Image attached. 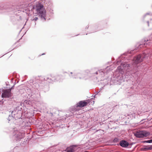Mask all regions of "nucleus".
<instances>
[{
    "label": "nucleus",
    "instance_id": "9b49d317",
    "mask_svg": "<svg viewBox=\"0 0 152 152\" xmlns=\"http://www.w3.org/2000/svg\"><path fill=\"white\" fill-rule=\"evenodd\" d=\"M113 66H114V65H112L110 66H107V67L106 68V70H113V69H114V68H115V67H113V68H112V67Z\"/></svg>",
    "mask_w": 152,
    "mask_h": 152
},
{
    "label": "nucleus",
    "instance_id": "7ed1b4c3",
    "mask_svg": "<svg viewBox=\"0 0 152 152\" xmlns=\"http://www.w3.org/2000/svg\"><path fill=\"white\" fill-rule=\"evenodd\" d=\"M12 138L15 141H19L24 137V134L18 131H15L13 133Z\"/></svg>",
    "mask_w": 152,
    "mask_h": 152
},
{
    "label": "nucleus",
    "instance_id": "6e6552de",
    "mask_svg": "<svg viewBox=\"0 0 152 152\" xmlns=\"http://www.w3.org/2000/svg\"><path fill=\"white\" fill-rule=\"evenodd\" d=\"M75 145H73L68 148L66 150V152H73L75 150Z\"/></svg>",
    "mask_w": 152,
    "mask_h": 152
},
{
    "label": "nucleus",
    "instance_id": "f257e3e1",
    "mask_svg": "<svg viewBox=\"0 0 152 152\" xmlns=\"http://www.w3.org/2000/svg\"><path fill=\"white\" fill-rule=\"evenodd\" d=\"M148 55L144 52L142 54L139 55L134 58L132 60L133 64L129 65L125 62L121 63L120 66H118L116 69V72L122 74L126 72L132 71L135 73L137 71L138 68L140 65L139 63L143 61V59L148 56Z\"/></svg>",
    "mask_w": 152,
    "mask_h": 152
},
{
    "label": "nucleus",
    "instance_id": "4be33fe9",
    "mask_svg": "<svg viewBox=\"0 0 152 152\" xmlns=\"http://www.w3.org/2000/svg\"><path fill=\"white\" fill-rule=\"evenodd\" d=\"M44 54H42V55H44Z\"/></svg>",
    "mask_w": 152,
    "mask_h": 152
},
{
    "label": "nucleus",
    "instance_id": "a211bd4d",
    "mask_svg": "<svg viewBox=\"0 0 152 152\" xmlns=\"http://www.w3.org/2000/svg\"><path fill=\"white\" fill-rule=\"evenodd\" d=\"M54 81H55V80H56V79H54Z\"/></svg>",
    "mask_w": 152,
    "mask_h": 152
},
{
    "label": "nucleus",
    "instance_id": "f03ea898",
    "mask_svg": "<svg viewBox=\"0 0 152 152\" xmlns=\"http://www.w3.org/2000/svg\"><path fill=\"white\" fill-rule=\"evenodd\" d=\"M36 9L37 13L41 17V19L45 21L46 12L43 5L40 3H38L36 5Z\"/></svg>",
    "mask_w": 152,
    "mask_h": 152
},
{
    "label": "nucleus",
    "instance_id": "1a4fd4ad",
    "mask_svg": "<svg viewBox=\"0 0 152 152\" xmlns=\"http://www.w3.org/2000/svg\"><path fill=\"white\" fill-rule=\"evenodd\" d=\"M145 150H151L152 149V145L145 146L144 148Z\"/></svg>",
    "mask_w": 152,
    "mask_h": 152
},
{
    "label": "nucleus",
    "instance_id": "9d476101",
    "mask_svg": "<svg viewBox=\"0 0 152 152\" xmlns=\"http://www.w3.org/2000/svg\"><path fill=\"white\" fill-rule=\"evenodd\" d=\"M44 79L48 82L49 83H51L52 81V79L51 78H49V77H46Z\"/></svg>",
    "mask_w": 152,
    "mask_h": 152
},
{
    "label": "nucleus",
    "instance_id": "dca6fc26",
    "mask_svg": "<svg viewBox=\"0 0 152 152\" xmlns=\"http://www.w3.org/2000/svg\"><path fill=\"white\" fill-rule=\"evenodd\" d=\"M80 74H77V76L76 77H75V78H81V77H79V76H80Z\"/></svg>",
    "mask_w": 152,
    "mask_h": 152
},
{
    "label": "nucleus",
    "instance_id": "0eeeda50",
    "mask_svg": "<svg viewBox=\"0 0 152 152\" xmlns=\"http://www.w3.org/2000/svg\"><path fill=\"white\" fill-rule=\"evenodd\" d=\"M120 144L122 147H126L129 145V143L126 141L122 140L120 142Z\"/></svg>",
    "mask_w": 152,
    "mask_h": 152
},
{
    "label": "nucleus",
    "instance_id": "39448f33",
    "mask_svg": "<svg viewBox=\"0 0 152 152\" xmlns=\"http://www.w3.org/2000/svg\"><path fill=\"white\" fill-rule=\"evenodd\" d=\"M11 89H7L4 90L2 93V96L4 98H8L11 96Z\"/></svg>",
    "mask_w": 152,
    "mask_h": 152
},
{
    "label": "nucleus",
    "instance_id": "5701e85b",
    "mask_svg": "<svg viewBox=\"0 0 152 152\" xmlns=\"http://www.w3.org/2000/svg\"><path fill=\"white\" fill-rule=\"evenodd\" d=\"M71 74H72V72H71Z\"/></svg>",
    "mask_w": 152,
    "mask_h": 152
},
{
    "label": "nucleus",
    "instance_id": "6ab92c4d",
    "mask_svg": "<svg viewBox=\"0 0 152 152\" xmlns=\"http://www.w3.org/2000/svg\"><path fill=\"white\" fill-rule=\"evenodd\" d=\"M13 112H14L13 111H12V114Z\"/></svg>",
    "mask_w": 152,
    "mask_h": 152
},
{
    "label": "nucleus",
    "instance_id": "412c9836",
    "mask_svg": "<svg viewBox=\"0 0 152 152\" xmlns=\"http://www.w3.org/2000/svg\"><path fill=\"white\" fill-rule=\"evenodd\" d=\"M148 15V13H147L146 15Z\"/></svg>",
    "mask_w": 152,
    "mask_h": 152
},
{
    "label": "nucleus",
    "instance_id": "4468645a",
    "mask_svg": "<svg viewBox=\"0 0 152 152\" xmlns=\"http://www.w3.org/2000/svg\"><path fill=\"white\" fill-rule=\"evenodd\" d=\"M38 19V18L37 17H35L34 18H33L31 19L33 21H36Z\"/></svg>",
    "mask_w": 152,
    "mask_h": 152
},
{
    "label": "nucleus",
    "instance_id": "f8f14e48",
    "mask_svg": "<svg viewBox=\"0 0 152 152\" xmlns=\"http://www.w3.org/2000/svg\"><path fill=\"white\" fill-rule=\"evenodd\" d=\"M12 118H13V116H11L10 115L9 117L8 118V120L10 121V119H11Z\"/></svg>",
    "mask_w": 152,
    "mask_h": 152
},
{
    "label": "nucleus",
    "instance_id": "2eb2a0df",
    "mask_svg": "<svg viewBox=\"0 0 152 152\" xmlns=\"http://www.w3.org/2000/svg\"><path fill=\"white\" fill-rule=\"evenodd\" d=\"M146 142L148 143H152V139L151 140H148L147 141H146L145 142Z\"/></svg>",
    "mask_w": 152,
    "mask_h": 152
},
{
    "label": "nucleus",
    "instance_id": "aec40b11",
    "mask_svg": "<svg viewBox=\"0 0 152 152\" xmlns=\"http://www.w3.org/2000/svg\"><path fill=\"white\" fill-rule=\"evenodd\" d=\"M148 26H149L148 21Z\"/></svg>",
    "mask_w": 152,
    "mask_h": 152
},
{
    "label": "nucleus",
    "instance_id": "f3484780",
    "mask_svg": "<svg viewBox=\"0 0 152 152\" xmlns=\"http://www.w3.org/2000/svg\"><path fill=\"white\" fill-rule=\"evenodd\" d=\"M25 102L26 104H28L29 103V102L28 101L26 100H25Z\"/></svg>",
    "mask_w": 152,
    "mask_h": 152
},
{
    "label": "nucleus",
    "instance_id": "423d86ee",
    "mask_svg": "<svg viewBox=\"0 0 152 152\" xmlns=\"http://www.w3.org/2000/svg\"><path fill=\"white\" fill-rule=\"evenodd\" d=\"M88 103L84 101H80L77 104V107H82L86 106Z\"/></svg>",
    "mask_w": 152,
    "mask_h": 152
},
{
    "label": "nucleus",
    "instance_id": "ddd939ff",
    "mask_svg": "<svg viewBox=\"0 0 152 152\" xmlns=\"http://www.w3.org/2000/svg\"><path fill=\"white\" fill-rule=\"evenodd\" d=\"M100 72H101L100 71V70H99L98 72H96V74H98L99 73H100ZM101 73H101V74L102 75V74H103V73H104V72H103V71H101Z\"/></svg>",
    "mask_w": 152,
    "mask_h": 152
},
{
    "label": "nucleus",
    "instance_id": "20e7f679",
    "mask_svg": "<svg viewBox=\"0 0 152 152\" xmlns=\"http://www.w3.org/2000/svg\"><path fill=\"white\" fill-rule=\"evenodd\" d=\"M149 135L150 133L149 132L145 131H137L134 134L135 136L138 138H142L144 137H146Z\"/></svg>",
    "mask_w": 152,
    "mask_h": 152
}]
</instances>
